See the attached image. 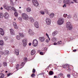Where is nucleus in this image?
<instances>
[{"label": "nucleus", "instance_id": "1", "mask_svg": "<svg viewBox=\"0 0 78 78\" xmlns=\"http://www.w3.org/2000/svg\"><path fill=\"white\" fill-rule=\"evenodd\" d=\"M66 28L69 30H71L72 29V25H71L70 22H67L66 23Z\"/></svg>", "mask_w": 78, "mask_h": 78}, {"label": "nucleus", "instance_id": "2", "mask_svg": "<svg viewBox=\"0 0 78 78\" xmlns=\"http://www.w3.org/2000/svg\"><path fill=\"white\" fill-rule=\"evenodd\" d=\"M22 16L24 20H28V16L26 13L22 14Z\"/></svg>", "mask_w": 78, "mask_h": 78}, {"label": "nucleus", "instance_id": "3", "mask_svg": "<svg viewBox=\"0 0 78 78\" xmlns=\"http://www.w3.org/2000/svg\"><path fill=\"white\" fill-rule=\"evenodd\" d=\"M32 44L34 47H36L38 44L37 41L36 40H34L33 41Z\"/></svg>", "mask_w": 78, "mask_h": 78}, {"label": "nucleus", "instance_id": "4", "mask_svg": "<svg viewBox=\"0 0 78 78\" xmlns=\"http://www.w3.org/2000/svg\"><path fill=\"white\" fill-rule=\"evenodd\" d=\"M63 3L65 4L70 5V4H71V1L70 0H64L63 1Z\"/></svg>", "mask_w": 78, "mask_h": 78}, {"label": "nucleus", "instance_id": "5", "mask_svg": "<svg viewBox=\"0 0 78 78\" xmlns=\"http://www.w3.org/2000/svg\"><path fill=\"white\" fill-rule=\"evenodd\" d=\"M23 47H25L27 45V40L25 39L23 40Z\"/></svg>", "mask_w": 78, "mask_h": 78}, {"label": "nucleus", "instance_id": "6", "mask_svg": "<svg viewBox=\"0 0 78 78\" xmlns=\"http://www.w3.org/2000/svg\"><path fill=\"white\" fill-rule=\"evenodd\" d=\"M3 7L4 8H5V9H6L9 10L11 7V6H9L8 5H7V4H5L3 5Z\"/></svg>", "mask_w": 78, "mask_h": 78}, {"label": "nucleus", "instance_id": "7", "mask_svg": "<svg viewBox=\"0 0 78 78\" xmlns=\"http://www.w3.org/2000/svg\"><path fill=\"white\" fill-rule=\"evenodd\" d=\"M63 23V20H58L57 22L58 24V25H62Z\"/></svg>", "mask_w": 78, "mask_h": 78}, {"label": "nucleus", "instance_id": "8", "mask_svg": "<svg viewBox=\"0 0 78 78\" xmlns=\"http://www.w3.org/2000/svg\"><path fill=\"white\" fill-rule=\"evenodd\" d=\"M0 34L2 36H3L5 34V32L3 30V29L2 28H0Z\"/></svg>", "mask_w": 78, "mask_h": 78}, {"label": "nucleus", "instance_id": "9", "mask_svg": "<svg viewBox=\"0 0 78 78\" xmlns=\"http://www.w3.org/2000/svg\"><path fill=\"white\" fill-rule=\"evenodd\" d=\"M4 16L6 19H8L9 18V15L7 12L5 13Z\"/></svg>", "mask_w": 78, "mask_h": 78}, {"label": "nucleus", "instance_id": "10", "mask_svg": "<svg viewBox=\"0 0 78 78\" xmlns=\"http://www.w3.org/2000/svg\"><path fill=\"white\" fill-rule=\"evenodd\" d=\"M15 54L18 56L19 54V50L18 49H15Z\"/></svg>", "mask_w": 78, "mask_h": 78}, {"label": "nucleus", "instance_id": "11", "mask_svg": "<svg viewBox=\"0 0 78 78\" xmlns=\"http://www.w3.org/2000/svg\"><path fill=\"white\" fill-rule=\"evenodd\" d=\"M34 25L37 28H39V24L38 23V22H35L34 23Z\"/></svg>", "mask_w": 78, "mask_h": 78}, {"label": "nucleus", "instance_id": "12", "mask_svg": "<svg viewBox=\"0 0 78 78\" xmlns=\"http://www.w3.org/2000/svg\"><path fill=\"white\" fill-rule=\"evenodd\" d=\"M29 33L31 35H33V34H34V32H33V31H32L31 29H29Z\"/></svg>", "mask_w": 78, "mask_h": 78}, {"label": "nucleus", "instance_id": "13", "mask_svg": "<svg viewBox=\"0 0 78 78\" xmlns=\"http://www.w3.org/2000/svg\"><path fill=\"white\" fill-rule=\"evenodd\" d=\"M36 53V51H35V50L34 49L32 50L30 52V54L31 55H34Z\"/></svg>", "mask_w": 78, "mask_h": 78}, {"label": "nucleus", "instance_id": "14", "mask_svg": "<svg viewBox=\"0 0 78 78\" xmlns=\"http://www.w3.org/2000/svg\"><path fill=\"white\" fill-rule=\"evenodd\" d=\"M46 22L47 25H50L51 20H46Z\"/></svg>", "mask_w": 78, "mask_h": 78}, {"label": "nucleus", "instance_id": "15", "mask_svg": "<svg viewBox=\"0 0 78 78\" xmlns=\"http://www.w3.org/2000/svg\"><path fill=\"white\" fill-rule=\"evenodd\" d=\"M58 34V31H55L52 33V35L53 36H55Z\"/></svg>", "mask_w": 78, "mask_h": 78}, {"label": "nucleus", "instance_id": "16", "mask_svg": "<svg viewBox=\"0 0 78 78\" xmlns=\"http://www.w3.org/2000/svg\"><path fill=\"white\" fill-rule=\"evenodd\" d=\"M39 39L40 40L41 42H44L45 40V38L44 37H40L39 38Z\"/></svg>", "mask_w": 78, "mask_h": 78}, {"label": "nucleus", "instance_id": "17", "mask_svg": "<svg viewBox=\"0 0 78 78\" xmlns=\"http://www.w3.org/2000/svg\"><path fill=\"white\" fill-rule=\"evenodd\" d=\"M63 76H64V75L62 73H60L58 74V78H60L61 77L62 78L63 77Z\"/></svg>", "mask_w": 78, "mask_h": 78}, {"label": "nucleus", "instance_id": "18", "mask_svg": "<svg viewBox=\"0 0 78 78\" xmlns=\"http://www.w3.org/2000/svg\"><path fill=\"white\" fill-rule=\"evenodd\" d=\"M10 31L11 34H12V35L14 34V31L12 29H10Z\"/></svg>", "mask_w": 78, "mask_h": 78}, {"label": "nucleus", "instance_id": "19", "mask_svg": "<svg viewBox=\"0 0 78 78\" xmlns=\"http://www.w3.org/2000/svg\"><path fill=\"white\" fill-rule=\"evenodd\" d=\"M13 26L15 27V28H16V29H17V28H18V27H17V24L16 23L13 22Z\"/></svg>", "mask_w": 78, "mask_h": 78}, {"label": "nucleus", "instance_id": "20", "mask_svg": "<svg viewBox=\"0 0 78 78\" xmlns=\"http://www.w3.org/2000/svg\"><path fill=\"white\" fill-rule=\"evenodd\" d=\"M16 69H17V70H18L19 69H21V68L19 67V64H17L16 66Z\"/></svg>", "mask_w": 78, "mask_h": 78}, {"label": "nucleus", "instance_id": "21", "mask_svg": "<svg viewBox=\"0 0 78 78\" xmlns=\"http://www.w3.org/2000/svg\"><path fill=\"white\" fill-rule=\"evenodd\" d=\"M66 69L67 70H68V71H70L71 70L70 69V66H69V65H67Z\"/></svg>", "mask_w": 78, "mask_h": 78}, {"label": "nucleus", "instance_id": "22", "mask_svg": "<svg viewBox=\"0 0 78 78\" xmlns=\"http://www.w3.org/2000/svg\"><path fill=\"white\" fill-rule=\"evenodd\" d=\"M0 45H4V42L2 40L0 41Z\"/></svg>", "mask_w": 78, "mask_h": 78}, {"label": "nucleus", "instance_id": "23", "mask_svg": "<svg viewBox=\"0 0 78 78\" xmlns=\"http://www.w3.org/2000/svg\"><path fill=\"white\" fill-rule=\"evenodd\" d=\"M55 16V14L53 13H51L50 15V18H53V17H54Z\"/></svg>", "mask_w": 78, "mask_h": 78}, {"label": "nucleus", "instance_id": "24", "mask_svg": "<svg viewBox=\"0 0 78 78\" xmlns=\"http://www.w3.org/2000/svg\"><path fill=\"white\" fill-rule=\"evenodd\" d=\"M4 77V74L2 73H0V78H3Z\"/></svg>", "mask_w": 78, "mask_h": 78}, {"label": "nucleus", "instance_id": "25", "mask_svg": "<svg viewBox=\"0 0 78 78\" xmlns=\"http://www.w3.org/2000/svg\"><path fill=\"white\" fill-rule=\"evenodd\" d=\"M26 10L27 12H30V11H31V9L30 8H27Z\"/></svg>", "mask_w": 78, "mask_h": 78}, {"label": "nucleus", "instance_id": "26", "mask_svg": "<svg viewBox=\"0 0 78 78\" xmlns=\"http://www.w3.org/2000/svg\"><path fill=\"white\" fill-rule=\"evenodd\" d=\"M19 35L21 36V37H24V35L23 34V33H20L19 34Z\"/></svg>", "mask_w": 78, "mask_h": 78}, {"label": "nucleus", "instance_id": "27", "mask_svg": "<svg viewBox=\"0 0 78 78\" xmlns=\"http://www.w3.org/2000/svg\"><path fill=\"white\" fill-rule=\"evenodd\" d=\"M34 5L35 6H37L38 5H39V3L38 2H37L36 3H35L34 4Z\"/></svg>", "mask_w": 78, "mask_h": 78}, {"label": "nucleus", "instance_id": "28", "mask_svg": "<svg viewBox=\"0 0 78 78\" xmlns=\"http://www.w3.org/2000/svg\"><path fill=\"white\" fill-rule=\"evenodd\" d=\"M67 66H68V65H63L62 66V67H63V68H64V69H65V68H66V67H67Z\"/></svg>", "mask_w": 78, "mask_h": 78}, {"label": "nucleus", "instance_id": "29", "mask_svg": "<svg viewBox=\"0 0 78 78\" xmlns=\"http://www.w3.org/2000/svg\"><path fill=\"white\" fill-rule=\"evenodd\" d=\"M9 52L8 51H5L4 52V53L5 54V55H8L9 53Z\"/></svg>", "mask_w": 78, "mask_h": 78}, {"label": "nucleus", "instance_id": "30", "mask_svg": "<svg viewBox=\"0 0 78 78\" xmlns=\"http://www.w3.org/2000/svg\"><path fill=\"white\" fill-rule=\"evenodd\" d=\"M12 9L14 11H15V12H17V10L16 9V8H15L14 7H12Z\"/></svg>", "mask_w": 78, "mask_h": 78}, {"label": "nucleus", "instance_id": "31", "mask_svg": "<svg viewBox=\"0 0 78 78\" xmlns=\"http://www.w3.org/2000/svg\"><path fill=\"white\" fill-rule=\"evenodd\" d=\"M49 74L50 75H53V72L51 71L49 72Z\"/></svg>", "mask_w": 78, "mask_h": 78}, {"label": "nucleus", "instance_id": "32", "mask_svg": "<svg viewBox=\"0 0 78 78\" xmlns=\"http://www.w3.org/2000/svg\"><path fill=\"white\" fill-rule=\"evenodd\" d=\"M0 17L3 18V14L2 13H0Z\"/></svg>", "mask_w": 78, "mask_h": 78}, {"label": "nucleus", "instance_id": "33", "mask_svg": "<svg viewBox=\"0 0 78 78\" xmlns=\"http://www.w3.org/2000/svg\"><path fill=\"white\" fill-rule=\"evenodd\" d=\"M3 64L4 66H7V63L5 62H3Z\"/></svg>", "mask_w": 78, "mask_h": 78}, {"label": "nucleus", "instance_id": "34", "mask_svg": "<svg viewBox=\"0 0 78 78\" xmlns=\"http://www.w3.org/2000/svg\"><path fill=\"white\" fill-rule=\"evenodd\" d=\"M37 1L36 0H32V3L34 5V3H35L36 2H37Z\"/></svg>", "mask_w": 78, "mask_h": 78}, {"label": "nucleus", "instance_id": "35", "mask_svg": "<svg viewBox=\"0 0 78 78\" xmlns=\"http://www.w3.org/2000/svg\"><path fill=\"white\" fill-rule=\"evenodd\" d=\"M56 37H54L52 39V41L53 42H55V41H56Z\"/></svg>", "mask_w": 78, "mask_h": 78}, {"label": "nucleus", "instance_id": "36", "mask_svg": "<svg viewBox=\"0 0 78 78\" xmlns=\"http://www.w3.org/2000/svg\"><path fill=\"white\" fill-rule=\"evenodd\" d=\"M40 13H41V14H42V15H44V14H45L44 12L43 11H40Z\"/></svg>", "mask_w": 78, "mask_h": 78}, {"label": "nucleus", "instance_id": "37", "mask_svg": "<svg viewBox=\"0 0 78 78\" xmlns=\"http://www.w3.org/2000/svg\"><path fill=\"white\" fill-rule=\"evenodd\" d=\"M67 17L68 19H71L72 18V16L70 15H69L67 16Z\"/></svg>", "mask_w": 78, "mask_h": 78}, {"label": "nucleus", "instance_id": "38", "mask_svg": "<svg viewBox=\"0 0 78 78\" xmlns=\"http://www.w3.org/2000/svg\"><path fill=\"white\" fill-rule=\"evenodd\" d=\"M16 39H17L18 40H20V36L19 35H17L16 36Z\"/></svg>", "mask_w": 78, "mask_h": 78}, {"label": "nucleus", "instance_id": "39", "mask_svg": "<svg viewBox=\"0 0 78 78\" xmlns=\"http://www.w3.org/2000/svg\"><path fill=\"white\" fill-rule=\"evenodd\" d=\"M14 14H15V16H16V17H17V16H18V13H17V12H15L14 13Z\"/></svg>", "mask_w": 78, "mask_h": 78}, {"label": "nucleus", "instance_id": "40", "mask_svg": "<svg viewBox=\"0 0 78 78\" xmlns=\"http://www.w3.org/2000/svg\"><path fill=\"white\" fill-rule=\"evenodd\" d=\"M44 12H45L46 14H47L48 13V10H47L45 9L44 11Z\"/></svg>", "mask_w": 78, "mask_h": 78}, {"label": "nucleus", "instance_id": "41", "mask_svg": "<svg viewBox=\"0 0 78 78\" xmlns=\"http://www.w3.org/2000/svg\"><path fill=\"white\" fill-rule=\"evenodd\" d=\"M57 44H62V41H58L57 42Z\"/></svg>", "mask_w": 78, "mask_h": 78}, {"label": "nucleus", "instance_id": "42", "mask_svg": "<svg viewBox=\"0 0 78 78\" xmlns=\"http://www.w3.org/2000/svg\"><path fill=\"white\" fill-rule=\"evenodd\" d=\"M66 16H67V14H64L63 15V17H65V18H66Z\"/></svg>", "mask_w": 78, "mask_h": 78}, {"label": "nucleus", "instance_id": "43", "mask_svg": "<svg viewBox=\"0 0 78 78\" xmlns=\"http://www.w3.org/2000/svg\"><path fill=\"white\" fill-rule=\"evenodd\" d=\"M10 2L11 5H13V2L12 0H10Z\"/></svg>", "mask_w": 78, "mask_h": 78}, {"label": "nucleus", "instance_id": "44", "mask_svg": "<svg viewBox=\"0 0 78 78\" xmlns=\"http://www.w3.org/2000/svg\"><path fill=\"white\" fill-rule=\"evenodd\" d=\"M50 41V40L48 39H47L46 40V42H49V41Z\"/></svg>", "mask_w": 78, "mask_h": 78}, {"label": "nucleus", "instance_id": "45", "mask_svg": "<svg viewBox=\"0 0 78 78\" xmlns=\"http://www.w3.org/2000/svg\"><path fill=\"white\" fill-rule=\"evenodd\" d=\"M35 76V74L33 73L31 75V76H32V77H34Z\"/></svg>", "mask_w": 78, "mask_h": 78}, {"label": "nucleus", "instance_id": "46", "mask_svg": "<svg viewBox=\"0 0 78 78\" xmlns=\"http://www.w3.org/2000/svg\"><path fill=\"white\" fill-rule=\"evenodd\" d=\"M19 3V1L18 0H16L15 2V3Z\"/></svg>", "mask_w": 78, "mask_h": 78}, {"label": "nucleus", "instance_id": "47", "mask_svg": "<svg viewBox=\"0 0 78 78\" xmlns=\"http://www.w3.org/2000/svg\"><path fill=\"white\" fill-rule=\"evenodd\" d=\"M67 77H68V78H70V75L69 74H68L67 75Z\"/></svg>", "mask_w": 78, "mask_h": 78}, {"label": "nucleus", "instance_id": "48", "mask_svg": "<svg viewBox=\"0 0 78 78\" xmlns=\"http://www.w3.org/2000/svg\"><path fill=\"white\" fill-rule=\"evenodd\" d=\"M0 53L1 54V55H3L4 54V53L2 51H0Z\"/></svg>", "mask_w": 78, "mask_h": 78}, {"label": "nucleus", "instance_id": "49", "mask_svg": "<svg viewBox=\"0 0 78 78\" xmlns=\"http://www.w3.org/2000/svg\"><path fill=\"white\" fill-rule=\"evenodd\" d=\"M4 39L5 41H7L8 39V37H4Z\"/></svg>", "mask_w": 78, "mask_h": 78}, {"label": "nucleus", "instance_id": "50", "mask_svg": "<svg viewBox=\"0 0 78 78\" xmlns=\"http://www.w3.org/2000/svg\"><path fill=\"white\" fill-rule=\"evenodd\" d=\"M33 73H35L36 72V70L34 69H33L32 71Z\"/></svg>", "mask_w": 78, "mask_h": 78}, {"label": "nucleus", "instance_id": "51", "mask_svg": "<svg viewBox=\"0 0 78 78\" xmlns=\"http://www.w3.org/2000/svg\"><path fill=\"white\" fill-rule=\"evenodd\" d=\"M40 55H44V53L42 52H40Z\"/></svg>", "mask_w": 78, "mask_h": 78}, {"label": "nucleus", "instance_id": "52", "mask_svg": "<svg viewBox=\"0 0 78 78\" xmlns=\"http://www.w3.org/2000/svg\"><path fill=\"white\" fill-rule=\"evenodd\" d=\"M27 60V58L25 57L24 58V61H26Z\"/></svg>", "mask_w": 78, "mask_h": 78}, {"label": "nucleus", "instance_id": "53", "mask_svg": "<svg viewBox=\"0 0 78 78\" xmlns=\"http://www.w3.org/2000/svg\"><path fill=\"white\" fill-rule=\"evenodd\" d=\"M23 65H24V62H22L21 64V66H23Z\"/></svg>", "mask_w": 78, "mask_h": 78}, {"label": "nucleus", "instance_id": "54", "mask_svg": "<svg viewBox=\"0 0 78 78\" xmlns=\"http://www.w3.org/2000/svg\"><path fill=\"white\" fill-rule=\"evenodd\" d=\"M46 35L47 36L48 38L50 40V37H49V36H48V34H47V33H46Z\"/></svg>", "mask_w": 78, "mask_h": 78}, {"label": "nucleus", "instance_id": "55", "mask_svg": "<svg viewBox=\"0 0 78 78\" xmlns=\"http://www.w3.org/2000/svg\"><path fill=\"white\" fill-rule=\"evenodd\" d=\"M19 20H22V17H20L19 18Z\"/></svg>", "mask_w": 78, "mask_h": 78}, {"label": "nucleus", "instance_id": "56", "mask_svg": "<svg viewBox=\"0 0 78 78\" xmlns=\"http://www.w3.org/2000/svg\"><path fill=\"white\" fill-rule=\"evenodd\" d=\"M30 21L32 22V23H33V22H34V20H30Z\"/></svg>", "mask_w": 78, "mask_h": 78}, {"label": "nucleus", "instance_id": "57", "mask_svg": "<svg viewBox=\"0 0 78 78\" xmlns=\"http://www.w3.org/2000/svg\"><path fill=\"white\" fill-rule=\"evenodd\" d=\"M63 7L64 8L65 7H66V5L65 4L63 5Z\"/></svg>", "mask_w": 78, "mask_h": 78}, {"label": "nucleus", "instance_id": "58", "mask_svg": "<svg viewBox=\"0 0 78 78\" xmlns=\"http://www.w3.org/2000/svg\"><path fill=\"white\" fill-rule=\"evenodd\" d=\"M30 20H33V18L32 17H30Z\"/></svg>", "mask_w": 78, "mask_h": 78}, {"label": "nucleus", "instance_id": "59", "mask_svg": "<svg viewBox=\"0 0 78 78\" xmlns=\"http://www.w3.org/2000/svg\"><path fill=\"white\" fill-rule=\"evenodd\" d=\"M76 49H75V50H73V52H76Z\"/></svg>", "mask_w": 78, "mask_h": 78}, {"label": "nucleus", "instance_id": "60", "mask_svg": "<svg viewBox=\"0 0 78 78\" xmlns=\"http://www.w3.org/2000/svg\"><path fill=\"white\" fill-rule=\"evenodd\" d=\"M10 74H11V73H9V74H7L8 76H10Z\"/></svg>", "mask_w": 78, "mask_h": 78}, {"label": "nucleus", "instance_id": "61", "mask_svg": "<svg viewBox=\"0 0 78 78\" xmlns=\"http://www.w3.org/2000/svg\"><path fill=\"white\" fill-rule=\"evenodd\" d=\"M54 45H57V43H56V42L54 43Z\"/></svg>", "mask_w": 78, "mask_h": 78}, {"label": "nucleus", "instance_id": "62", "mask_svg": "<svg viewBox=\"0 0 78 78\" xmlns=\"http://www.w3.org/2000/svg\"><path fill=\"white\" fill-rule=\"evenodd\" d=\"M31 45V43H29V45H30V46Z\"/></svg>", "mask_w": 78, "mask_h": 78}, {"label": "nucleus", "instance_id": "63", "mask_svg": "<svg viewBox=\"0 0 78 78\" xmlns=\"http://www.w3.org/2000/svg\"><path fill=\"white\" fill-rule=\"evenodd\" d=\"M51 66V65H49V66H48L47 68H49Z\"/></svg>", "mask_w": 78, "mask_h": 78}, {"label": "nucleus", "instance_id": "64", "mask_svg": "<svg viewBox=\"0 0 78 78\" xmlns=\"http://www.w3.org/2000/svg\"><path fill=\"white\" fill-rule=\"evenodd\" d=\"M71 3H72L73 4V3H74L73 2H71Z\"/></svg>", "mask_w": 78, "mask_h": 78}]
</instances>
